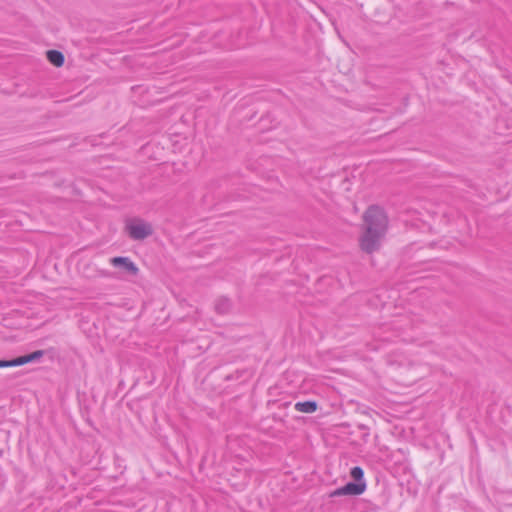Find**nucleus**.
Segmentation results:
<instances>
[{"mask_svg": "<svg viewBox=\"0 0 512 512\" xmlns=\"http://www.w3.org/2000/svg\"><path fill=\"white\" fill-rule=\"evenodd\" d=\"M43 355H44V351L37 350V351H34V352L30 353V354L17 357V358L14 359L15 367L16 366H21V365H24V364H27V363H30V362L37 361Z\"/></svg>", "mask_w": 512, "mask_h": 512, "instance_id": "obj_5", "label": "nucleus"}, {"mask_svg": "<svg viewBox=\"0 0 512 512\" xmlns=\"http://www.w3.org/2000/svg\"><path fill=\"white\" fill-rule=\"evenodd\" d=\"M366 489V483H354L348 482L346 485L335 489L330 493V497H340L345 495L357 496L364 493Z\"/></svg>", "mask_w": 512, "mask_h": 512, "instance_id": "obj_3", "label": "nucleus"}, {"mask_svg": "<svg viewBox=\"0 0 512 512\" xmlns=\"http://www.w3.org/2000/svg\"><path fill=\"white\" fill-rule=\"evenodd\" d=\"M15 367L14 359L0 360V368Z\"/></svg>", "mask_w": 512, "mask_h": 512, "instance_id": "obj_10", "label": "nucleus"}, {"mask_svg": "<svg viewBox=\"0 0 512 512\" xmlns=\"http://www.w3.org/2000/svg\"><path fill=\"white\" fill-rule=\"evenodd\" d=\"M351 476L355 480L354 483H365L363 480L364 472L361 467H353L351 469Z\"/></svg>", "mask_w": 512, "mask_h": 512, "instance_id": "obj_9", "label": "nucleus"}, {"mask_svg": "<svg viewBox=\"0 0 512 512\" xmlns=\"http://www.w3.org/2000/svg\"><path fill=\"white\" fill-rule=\"evenodd\" d=\"M47 59L56 67H61L64 64V55L57 50H49L46 52Z\"/></svg>", "mask_w": 512, "mask_h": 512, "instance_id": "obj_7", "label": "nucleus"}, {"mask_svg": "<svg viewBox=\"0 0 512 512\" xmlns=\"http://www.w3.org/2000/svg\"><path fill=\"white\" fill-rule=\"evenodd\" d=\"M231 309V301L226 297H220L215 302V310L219 314H226Z\"/></svg>", "mask_w": 512, "mask_h": 512, "instance_id": "obj_8", "label": "nucleus"}, {"mask_svg": "<svg viewBox=\"0 0 512 512\" xmlns=\"http://www.w3.org/2000/svg\"><path fill=\"white\" fill-rule=\"evenodd\" d=\"M317 402L316 401H303V402H297L294 405V408L298 412L302 413H314L317 410Z\"/></svg>", "mask_w": 512, "mask_h": 512, "instance_id": "obj_6", "label": "nucleus"}, {"mask_svg": "<svg viewBox=\"0 0 512 512\" xmlns=\"http://www.w3.org/2000/svg\"><path fill=\"white\" fill-rule=\"evenodd\" d=\"M110 264L113 267L119 268L122 271L126 272L127 274H130L133 276L137 275L139 272L138 267L129 257H122V256L113 257L110 259Z\"/></svg>", "mask_w": 512, "mask_h": 512, "instance_id": "obj_4", "label": "nucleus"}, {"mask_svg": "<svg viewBox=\"0 0 512 512\" xmlns=\"http://www.w3.org/2000/svg\"><path fill=\"white\" fill-rule=\"evenodd\" d=\"M365 231L360 238V247L366 253L377 251L388 228V218L379 206H370L364 214Z\"/></svg>", "mask_w": 512, "mask_h": 512, "instance_id": "obj_1", "label": "nucleus"}, {"mask_svg": "<svg viewBox=\"0 0 512 512\" xmlns=\"http://www.w3.org/2000/svg\"><path fill=\"white\" fill-rule=\"evenodd\" d=\"M126 231L133 240H143L153 233V227L150 223L142 219H132L126 223Z\"/></svg>", "mask_w": 512, "mask_h": 512, "instance_id": "obj_2", "label": "nucleus"}]
</instances>
